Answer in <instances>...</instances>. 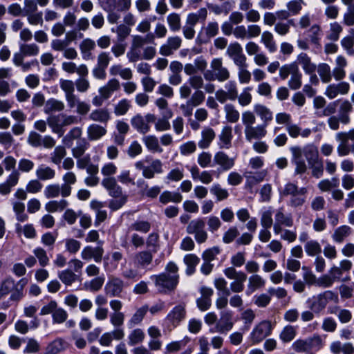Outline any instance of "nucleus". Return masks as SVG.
<instances>
[{"label":"nucleus","mask_w":354,"mask_h":354,"mask_svg":"<svg viewBox=\"0 0 354 354\" xmlns=\"http://www.w3.org/2000/svg\"><path fill=\"white\" fill-rule=\"evenodd\" d=\"M178 268L174 262H169L164 272L152 275L151 279L154 282L157 290L160 292L173 290L178 283Z\"/></svg>","instance_id":"1"},{"label":"nucleus","mask_w":354,"mask_h":354,"mask_svg":"<svg viewBox=\"0 0 354 354\" xmlns=\"http://www.w3.org/2000/svg\"><path fill=\"white\" fill-rule=\"evenodd\" d=\"M136 169L142 171V175L145 178H153L156 174L163 172L162 161L159 159H153L151 156H146L144 159L135 162Z\"/></svg>","instance_id":"2"},{"label":"nucleus","mask_w":354,"mask_h":354,"mask_svg":"<svg viewBox=\"0 0 354 354\" xmlns=\"http://www.w3.org/2000/svg\"><path fill=\"white\" fill-rule=\"evenodd\" d=\"M255 122L256 117L254 113L250 111H245V135L249 141L252 139H261L266 135V124L253 127Z\"/></svg>","instance_id":"3"},{"label":"nucleus","mask_w":354,"mask_h":354,"mask_svg":"<svg viewBox=\"0 0 354 354\" xmlns=\"http://www.w3.org/2000/svg\"><path fill=\"white\" fill-rule=\"evenodd\" d=\"M338 296L331 290H326L313 296L307 300L308 308L316 314L320 313L325 309L329 301H337Z\"/></svg>","instance_id":"4"},{"label":"nucleus","mask_w":354,"mask_h":354,"mask_svg":"<svg viewBox=\"0 0 354 354\" xmlns=\"http://www.w3.org/2000/svg\"><path fill=\"white\" fill-rule=\"evenodd\" d=\"M272 325L271 322L263 320L259 323L253 328L249 336V340L252 345H255L262 342L266 337L272 333Z\"/></svg>","instance_id":"5"},{"label":"nucleus","mask_w":354,"mask_h":354,"mask_svg":"<svg viewBox=\"0 0 354 354\" xmlns=\"http://www.w3.org/2000/svg\"><path fill=\"white\" fill-rule=\"evenodd\" d=\"M130 2L131 1H102V6L105 10L109 12V21L114 23L119 17V12L129 8Z\"/></svg>","instance_id":"6"},{"label":"nucleus","mask_w":354,"mask_h":354,"mask_svg":"<svg viewBox=\"0 0 354 354\" xmlns=\"http://www.w3.org/2000/svg\"><path fill=\"white\" fill-rule=\"evenodd\" d=\"M306 157L309 162L312 165V174L317 178H320L323 175L324 168L322 163L317 161L318 158V151L314 147H309L305 152Z\"/></svg>","instance_id":"7"},{"label":"nucleus","mask_w":354,"mask_h":354,"mask_svg":"<svg viewBox=\"0 0 354 354\" xmlns=\"http://www.w3.org/2000/svg\"><path fill=\"white\" fill-rule=\"evenodd\" d=\"M227 53L233 59L234 62L239 66V80L241 82H243V56L241 46L238 43L230 44L227 48Z\"/></svg>","instance_id":"8"},{"label":"nucleus","mask_w":354,"mask_h":354,"mask_svg":"<svg viewBox=\"0 0 354 354\" xmlns=\"http://www.w3.org/2000/svg\"><path fill=\"white\" fill-rule=\"evenodd\" d=\"M275 223L273 225V230L275 234H279L282 232V226L291 227L293 225V219L291 215L286 214L282 208L277 210L274 214Z\"/></svg>","instance_id":"9"},{"label":"nucleus","mask_w":354,"mask_h":354,"mask_svg":"<svg viewBox=\"0 0 354 354\" xmlns=\"http://www.w3.org/2000/svg\"><path fill=\"white\" fill-rule=\"evenodd\" d=\"M225 276L233 279L230 284V288L233 292H239L243 290V273L237 272L234 267H230L224 270Z\"/></svg>","instance_id":"10"},{"label":"nucleus","mask_w":354,"mask_h":354,"mask_svg":"<svg viewBox=\"0 0 354 354\" xmlns=\"http://www.w3.org/2000/svg\"><path fill=\"white\" fill-rule=\"evenodd\" d=\"M350 91V84L346 82L331 84L326 88L324 95L330 100L335 99L339 95H345Z\"/></svg>","instance_id":"11"},{"label":"nucleus","mask_w":354,"mask_h":354,"mask_svg":"<svg viewBox=\"0 0 354 354\" xmlns=\"http://www.w3.org/2000/svg\"><path fill=\"white\" fill-rule=\"evenodd\" d=\"M124 282L118 277H112L109 279L104 286L106 295L111 297H120L122 292Z\"/></svg>","instance_id":"12"},{"label":"nucleus","mask_w":354,"mask_h":354,"mask_svg":"<svg viewBox=\"0 0 354 354\" xmlns=\"http://www.w3.org/2000/svg\"><path fill=\"white\" fill-rule=\"evenodd\" d=\"M28 283L26 278H22L19 281L15 282V286L11 291V295L9 297V301L4 302L1 308L6 309L10 306V301L18 302L24 297V289Z\"/></svg>","instance_id":"13"},{"label":"nucleus","mask_w":354,"mask_h":354,"mask_svg":"<svg viewBox=\"0 0 354 354\" xmlns=\"http://www.w3.org/2000/svg\"><path fill=\"white\" fill-rule=\"evenodd\" d=\"M182 39L178 36L169 37L159 49V53L163 56H169L181 46Z\"/></svg>","instance_id":"14"},{"label":"nucleus","mask_w":354,"mask_h":354,"mask_svg":"<svg viewBox=\"0 0 354 354\" xmlns=\"http://www.w3.org/2000/svg\"><path fill=\"white\" fill-rule=\"evenodd\" d=\"M104 254V250L102 247V243L97 247L87 245L84 247L81 252V257L85 261H90L92 259L97 263L102 261Z\"/></svg>","instance_id":"15"},{"label":"nucleus","mask_w":354,"mask_h":354,"mask_svg":"<svg viewBox=\"0 0 354 354\" xmlns=\"http://www.w3.org/2000/svg\"><path fill=\"white\" fill-rule=\"evenodd\" d=\"M66 98L67 106L71 109H76V112L80 115H86L90 111V105L81 101L80 98L75 94L70 95Z\"/></svg>","instance_id":"16"},{"label":"nucleus","mask_w":354,"mask_h":354,"mask_svg":"<svg viewBox=\"0 0 354 354\" xmlns=\"http://www.w3.org/2000/svg\"><path fill=\"white\" fill-rule=\"evenodd\" d=\"M65 189L66 188H64V187H62V185L58 183L49 184L45 187L44 195L48 199L57 198L59 196L67 198L70 196V195Z\"/></svg>","instance_id":"17"},{"label":"nucleus","mask_w":354,"mask_h":354,"mask_svg":"<svg viewBox=\"0 0 354 354\" xmlns=\"http://www.w3.org/2000/svg\"><path fill=\"white\" fill-rule=\"evenodd\" d=\"M297 66H300L305 73H315L317 65L313 62L311 57L306 53H299L295 62Z\"/></svg>","instance_id":"18"},{"label":"nucleus","mask_w":354,"mask_h":354,"mask_svg":"<svg viewBox=\"0 0 354 354\" xmlns=\"http://www.w3.org/2000/svg\"><path fill=\"white\" fill-rule=\"evenodd\" d=\"M210 67L215 73L218 82H225L229 79L230 73L227 68L223 66L222 59L221 58L213 59L211 62Z\"/></svg>","instance_id":"19"},{"label":"nucleus","mask_w":354,"mask_h":354,"mask_svg":"<svg viewBox=\"0 0 354 354\" xmlns=\"http://www.w3.org/2000/svg\"><path fill=\"white\" fill-rule=\"evenodd\" d=\"M124 337L123 328L113 329L110 332L104 333L100 339V344L103 346H109L113 339L121 340Z\"/></svg>","instance_id":"20"},{"label":"nucleus","mask_w":354,"mask_h":354,"mask_svg":"<svg viewBox=\"0 0 354 354\" xmlns=\"http://www.w3.org/2000/svg\"><path fill=\"white\" fill-rule=\"evenodd\" d=\"M185 311L183 306H175L167 315L166 321L173 327L177 326L185 319Z\"/></svg>","instance_id":"21"},{"label":"nucleus","mask_w":354,"mask_h":354,"mask_svg":"<svg viewBox=\"0 0 354 354\" xmlns=\"http://www.w3.org/2000/svg\"><path fill=\"white\" fill-rule=\"evenodd\" d=\"M102 185L112 197L118 198L122 194V187L113 177L104 178L102 180Z\"/></svg>","instance_id":"22"},{"label":"nucleus","mask_w":354,"mask_h":354,"mask_svg":"<svg viewBox=\"0 0 354 354\" xmlns=\"http://www.w3.org/2000/svg\"><path fill=\"white\" fill-rule=\"evenodd\" d=\"M214 162L219 165L223 171H228L234 165V160L229 157L223 151H218L214 154Z\"/></svg>","instance_id":"23"},{"label":"nucleus","mask_w":354,"mask_h":354,"mask_svg":"<svg viewBox=\"0 0 354 354\" xmlns=\"http://www.w3.org/2000/svg\"><path fill=\"white\" fill-rule=\"evenodd\" d=\"M62 68L68 73H76L78 75H88V69L84 64L77 66L72 62H64L62 63Z\"/></svg>","instance_id":"24"},{"label":"nucleus","mask_w":354,"mask_h":354,"mask_svg":"<svg viewBox=\"0 0 354 354\" xmlns=\"http://www.w3.org/2000/svg\"><path fill=\"white\" fill-rule=\"evenodd\" d=\"M232 128L229 126L224 127L218 135V146L220 149H228L232 145Z\"/></svg>","instance_id":"25"},{"label":"nucleus","mask_w":354,"mask_h":354,"mask_svg":"<svg viewBox=\"0 0 354 354\" xmlns=\"http://www.w3.org/2000/svg\"><path fill=\"white\" fill-rule=\"evenodd\" d=\"M35 175L39 180L47 181L55 178L56 171L48 165H40L35 170Z\"/></svg>","instance_id":"26"},{"label":"nucleus","mask_w":354,"mask_h":354,"mask_svg":"<svg viewBox=\"0 0 354 354\" xmlns=\"http://www.w3.org/2000/svg\"><path fill=\"white\" fill-rule=\"evenodd\" d=\"M120 88V82L117 79H111L107 83L98 89L99 94L102 95L106 100L111 97L112 94Z\"/></svg>","instance_id":"27"},{"label":"nucleus","mask_w":354,"mask_h":354,"mask_svg":"<svg viewBox=\"0 0 354 354\" xmlns=\"http://www.w3.org/2000/svg\"><path fill=\"white\" fill-rule=\"evenodd\" d=\"M215 136L216 133L212 128L205 127L201 131V138L198 142L199 148L202 149H207Z\"/></svg>","instance_id":"28"},{"label":"nucleus","mask_w":354,"mask_h":354,"mask_svg":"<svg viewBox=\"0 0 354 354\" xmlns=\"http://www.w3.org/2000/svg\"><path fill=\"white\" fill-rule=\"evenodd\" d=\"M109 74L111 76L119 75L125 80H129L133 77L131 69L130 68H124L120 64L112 65L109 68Z\"/></svg>","instance_id":"29"},{"label":"nucleus","mask_w":354,"mask_h":354,"mask_svg":"<svg viewBox=\"0 0 354 354\" xmlns=\"http://www.w3.org/2000/svg\"><path fill=\"white\" fill-rule=\"evenodd\" d=\"M133 261L138 266L146 268L151 263L153 254L151 252L146 250L137 252L134 256Z\"/></svg>","instance_id":"30"},{"label":"nucleus","mask_w":354,"mask_h":354,"mask_svg":"<svg viewBox=\"0 0 354 354\" xmlns=\"http://www.w3.org/2000/svg\"><path fill=\"white\" fill-rule=\"evenodd\" d=\"M254 112L260 117L263 122V124H268L273 118L272 112L266 106L261 104H256L254 106Z\"/></svg>","instance_id":"31"},{"label":"nucleus","mask_w":354,"mask_h":354,"mask_svg":"<svg viewBox=\"0 0 354 354\" xmlns=\"http://www.w3.org/2000/svg\"><path fill=\"white\" fill-rule=\"evenodd\" d=\"M353 110L352 102L348 100H343L339 105V112L341 116V122L346 124L350 122L349 113Z\"/></svg>","instance_id":"32"},{"label":"nucleus","mask_w":354,"mask_h":354,"mask_svg":"<svg viewBox=\"0 0 354 354\" xmlns=\"http://www.w3.org/2000/svg\"><path fill=\"white\" fill-rule=\"evenodd\" d=\"M131 124L138 132L145 134L150 130V125L147 124L144 118L140 114H137L131 119Z\"/></svg>","instance_id":"33"},{"label":"nucleus","mask_w":354,"mask_h":354,"mask_svg":"<svg viewBox=\"0 0 354 354\" xmlns=\"http://www.w3.org/2000/svg\"><path fill=\"white\" fill-rule=\"evenodd\" d=\"M147 149L153 153H162L163 149L159 145L158 139L153 135L145 136L142 138Z\"/></svg>","instance_id":"34"},{"label":"nucleus","mask_w":354,"mask_h":354,"mask_svg":"<svg viewBox=\"0 0 354 354\" xmlns=\"http://www.w3.org/2000/svg\"><path fill=\"white\" fill-rule=\"evenodd\" d=\"M105 127L97 124H90L87 128V136L90 140H98L106 133Z\"/></svg>","instance_id":"35"},{"label":"nucleus","mask_w":354,"mask_h":354,"mask_svg":"<svg viewBox=\"0 0 354 354\" xmlns=\"http://www.w3.org/2000/svg\"><path fill=\"white\" fill-rule=\"evenodd\" d=\"M68 205V202L65 198H62L59 200L50 201L45 204V209L48 212H62Z\"/></svg>","instance_id":"36"},{"label":"nucleus","mask_w":354,"mask_h":354,"mask_svg":"<svg viewBox=\"0 0 354 354\" xmlns=\"http://www.w3.org/2000/svg\"><path fill=\"white\" fill-rule=\"evenodd\" d=\"M95 42L91 39H84L80 45V52L84 60L91 59V51L95 48Z\"/></svg>","instance_id":"37"},{"label":"nucleus","mask_w":354,"mask_h":354,"mask_svg":"<svg viewBox=\"0 0 354 354\" xmlns=\"http://www.w3.org/2000/svg\"><path fill=\"white\" fill-rule=\"evenodd\" d=\"M351 233V227L348 225H344L335 229L332 235V238L336 243H342Z\"/></svg>","instance_id":"38"},{"label":"nucleus","mask_w":354,"mask_h":354,"mask_svg":"<svg viewBox=\"0 0 354 354\" xmlns=\"http://www.w3.org/2000/svg\"><path fill=\"white\" fill-rule=\"evenodd\" d=\"M65 105L61 100L55 98L48 99L44 105V111L46 113L50 114L53 112H59L64 109Z\"/></svg>","instance_id":"39"},{"label":"nucleus","mask_w":354,"mask_h":354,"mask_svg":"<svg viewBox=\"0 0 354 354\" xmlns=\"http://www.w3.org/2000/svg\"><path fill=\"white\" fill-rule=\"evenodd\" d=\"M122 254L120 252H114L111 257H106L104 259V267L106 270L111 271L115 269L118 262L122 259Z\"/></svg>","instance_id":"40"},{"label":"nucleus","mask_w":354,"mask_h":354,"mask_svg":"<svg viewBox=\"0 0 354 354\" xmlns=\"http://www.w3.org/2000/svg\"><path fill=\"white\" fill-rule=\"evenodd\" d=\"M148 311V306H143L138 308L127 322V326L129 328L140 324Z\"/></svg>","instance_id":"41"},{"label":"nucleus","mask_w":354,"mask_h":354,"mask_svg":"<svg viewBox=\"0 0 354 354\" xmlns=\"http://www.w3.org/2000/svg\"><path fill=\"white\" fill-rule=\"evenodd\" d=\"M265 280L259 274H253L248 279V294H251L253 292L263 288L265 286Z\"/></svg>","instance_id":"42"},{"label":"nucleus","mask_w":354,"mask_h":354,"mask_svg":"<svg viewBox=\"0 0 354 354\" xmlns=\"http://www.w3.org/2000/svg\"><path fill=\"white\" fill-rule=\"evenodd\" d=\"M82 134V129L80 127H73L63 138L62 142L67 147H71L75 140H79Z\"/></svg>","instance_id":"43"},{"label":"nucleus","mask_w":354,"mask_h":354,"mask_svg":"<svg viewBox=\"0 0 354 354\" xmlns=\"http://www.w3.org/2000/svg\"><path fill=\"white\" fill-rule=\"evenodd\" d=\"M183 261L187 266L186 274L192 275L194 273L196 266L198 264L200 259L194 254H187L184 257Z\"/></svg>","instance_id":"44"},{"label":"nucleus","mask_w":354,"mask_h":354,"mask_svg":"<svg viewBox=\"0 0 354 354\" xmlns=\"http://www.w3.org/2000/svg\"><path fill=\"white\" fill-rule=\"evenodd\" d=\"M145 337V334L141 328H135L128 335V344L130 346L141 344Z\"/></svg>","instance_id":"45"},{"label":"nucleus","mask_w":354,"mask_h":354,"mask_svg":"<svg viewBox=\"0 0 354 354\" xmlns=\"http://www.w3.org/2000/svg\"><path fill=\"white\" fill-rule=\"evenodd\" d=\"M89 118L95 122L106 123L111 118L110 113L106 109H99L93 111L89 115Z\"/></svg>","instance_id":"46"},{"label":"nucleus","mask_w":354,"mask_h":354,"mask_svg":"<svg viewBox=\"0 0 354 354\" xmlns=\"http://www.w3.org/2000/svg\"><path fill=\"white\" fill-rule=\"evenodd\" d=\"M261 41L270 53H274L277 50V44L272 32L264 31L261 35Z\"/></svg>","instance_id":"47"},{"label":"nucleus","mask_w":354,"mask_h":354,"mask_svg":"<svg viewBox=\"0 0 354 354\" xmlns=\"http://www.w3.org/2000/svg\"><path fill=\"white\" fill-rule=\"evenodd\" d=\"M317 73L323 83H328L332 80L330 66L326 63H321L317 66Z\"/></svg>","instance_id":"48"},{"label":"nucleus","mask_w":354,"mask_h":354,"mask_svg":"<svg viewBox=\"0 0 354 354\" xmlns=\"http://www.w3.org/2000/svg\"><path fill=\"white\" fill-rule=\"evenodd\" d=\"M183 199V196L178 192H171L170 191H164L160 196V202L167 204L169 202L180 203Z\"/></svg>","instance_id":"49"},{"label":"nucleus","mask_w":354,"mask_h":354,"mask_svg":"<svg viewBox=\"0 0 354 354\" xmlns=\"http://www.w3.org/2000/svg\"><path fill=\"white\" fill-rule=\"evenodd\" d=\"M58 277L66 286H71L77 279V276L71 269L59 271L58 272Z\"/></svg>","instance_id":"50"},{"label":"nucleus","mask_w":354,"mask_h":354,"mask_svg":"<svg viewBox=\"0 0 354 354\" xmlns=\"http://www.w3.org/2000/svg\"><path fill=\"white\" fill-rule=\"evenodd\" d=\"M205 228V222L202 218H196L191 221L186 227V232L189 234H197Z\"/></svg>","instance_id":"51"},{"label":"nucleus","mask_w":354,"mask_h":354,"mask_svg":"<svg viewBox=\"0 0 354 354\" xmlns=\"http://www.w3.org/2000/svg\"><path fill=\"white\" fill-rule=\"evenodd\" d=\"M63 183L62 187L66 188V191L71 196L72 193V185H75L77 182V177L75 173L73 171H67L62 176Z\"/></svg>","instance_id":"52"},{"label":"nucleus","mask_w":354,"mask_h":354,"mask_svg":"<svg viewBox=\"0 0 354 354\" xmlns=\"http://www.w3.org/2000/svg\"><path fill=\"white\" fill-rule=\"evenodd\" d=\"M32 253L38 261L40 266L45 267L48 265L50 259L47 255L46 251L41 247L38 246L33 249Z\"/></svg>","instance_id":"53"},{"label":"nucleus","mask_w":354,"mask_h":354,"mask_svg":"<svg viewBox=\"0 0 354 354\" xmlns=\"http://www.w3.org/2000/svg\"><path fill=\"white\" fill-rule=\"evenodd\" d=\"M296 328L291 325H287L282 329L281 332L280 333L279 338L283 342L287 343L293 340L296 336Z\"/></svg>","instance_id":"54"},{"label":"nucleus","mask_w":354,"mask_h":354,"mask_svg":"<svg viewBox=\"0 0 354 354\" xmlns=\"http://www.w3.org/2000/svg\"><path fill=\"white\" fill-rule=\"evenodd\" d=\"M15 286V281L8 277L0 283V300L8 295Z\"/></svg>","instance_id":"55"},{"label":"nucleus","mask_w":354,"mask_h":354,"mask_svg":"<svg viewBox=\"0 0 354 354\" xmlns=\"http://www.w3.org/2000/svg\"><path fill=\"white\" fill-rule=\"evenodd\" d=\"M47 123L51 128L53 133L57 134L59 137L64 135V129L62 128V123H59V119L57 116L50 115L47 118Z\"/></svg>","instance_id":"56"},{"label":"nucleus","mask_w":354,"mask_h":354,"mask_svg":"<svg viewBox=\"0 0 354 354\" xmlns=\"http://www.w3.org/2000/svg\"><path fill=\"white\" fill-rule=\"evenodd\" d=\"M89 144L86 139H79L76 142V146L72 149V154L75 158H79L82 156L84 152L88 148Z\"/></svg>","instance_id":"57"},{"label":"nucleus","mask_w":354,"mask_h":354,"mask_svg":"<svg viewBox=\"0 0 354 354\" xmlns=\"http://www.w3.org/2000/svg\"><path fill=\"white\" fill-rule=\"evenodd\" d=\"M304 250L306 254L310 257L319 255L322 252L319 243L315 240H310L306 243Z\"/></svg>","instance_id":"58"},{"label":"nucleus","mask_w":354,"mask_h":354,"mask_svg":"<svg viewBox=\"0 0 354 354\" xmlns=\"http://www.w3.org/2000/svg\"><path fill=\"white\" fill-rule=\"evenodd\" d=\"M273 209L271 207L264 209L261 216V225L263 228H270L273 225Z\"/></svg>","instance_id":"59"},{"label":"nucleus","mask_w":354,"mask_h":354,"mask_svg":"<svg viewBox=\"0 0 354 354\" xmlns=\"http://www.w3.org/2000/svg\"><path fill=\"white\" fill-rule=\"evenodd\" d=\"M131 30L130 27L124 24H121L111 28V31L116 33L118 40L120 42H122L126 39V38L130 35Z\"/></svg>","instance_id":"60"},{"label":"nucleus","mask_w":354,"mask_h":354,"mask_svg":"<svg viewBox=\"0 0 354 354\" xmlns=\"http://www.w3.org/2000/svg\"><path fill=\"white\" fill-rule=\"evenodd\" d=\"M19 50L22 51L26 57L36 56L39 53V46L34 44H20Z\"/></svg>","instance_id":"61"},{"label":"nucleus","mask_w":354,"mask_h":354,"mask_svg":"<svg viewBox=\"0 0 354 354\" xmlns=\"http://www.w3.org/2000/svg\"><path fill=\"white\" fill-rule=\"evenodd\" d=\"M172 113L171 111H168V115L164 116L162 118L158 119L155 122V129L157 131H165L169 130L171 128L170 123L169 122V119L171 118Z\"/></svg>","instance_id":"62"},{"label":"nucleus","mask_w":354,"mask_h":354,"mask_svg":"<svg viewBox=\"0 0 354 354\" xmlns=\"http://www.w3.org/2000/svg\"><path fill=\"white\" fill-rule=\"evenodd\" d=\"M210 192L216 196L218 201L225 200L229 196L228 191L221 187L218 183L213 184L210 189Z\"/></svg>","instance_id":"63"},{"label":"nucleus","mask_w":354,"mask_h":354,"mask_svg":"<svg viewBox=\"0 0 354 354\" xmlns=\"http://www.w3.org/2000/svg\"><path fill=\"white\" fill-rule=\"evenodd\" d=\"M63 349L64 341L57 338L47 346L45 354H57Z\"/></svg>","instance_id":"64"}]
</instances>
